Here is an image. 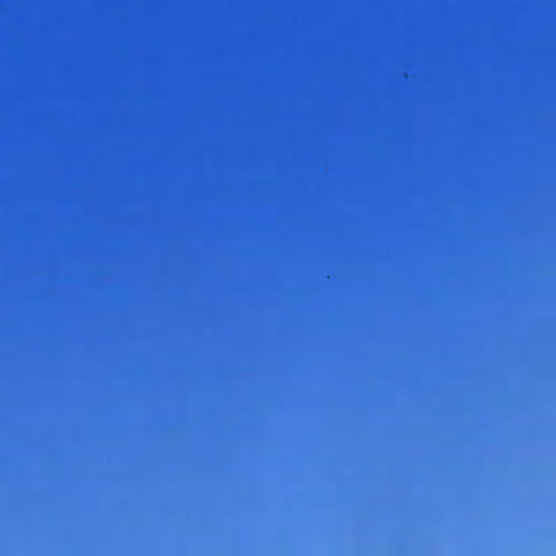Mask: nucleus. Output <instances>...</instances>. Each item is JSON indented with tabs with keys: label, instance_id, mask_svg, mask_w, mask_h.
<instances>
[{
	"label": "nucleus",
	"instance_id": "16",
	"mask_svg": "<svg viewBox=\"0 0 556 556\" xmlns=\"http://www.w3.org/2000/svg\"><path fill=\"white\" fill-rule=\"evenodd\" d=\"M488 281H489V282L491 281V278H490V277L488 278Z\"/></svg>",
	"mask_w": 556,
	"mask_h": 556
},
{
	"label": "nucleus",
	"instance_id": "15",
	"mask_svg": "<svg viewBox=\"0 0 556 556\" xmlns=\"http://www.w3.org/2000/svg\"><path fill=\"white\" fill-rule=\"evenodd\" d=\"M488 264H489V265L491 264V261H490V260L488 261Z\"/></svg>",
	"mask_w": 556,
	"mask_h": 556
},
{
	"label": "nucleus",
	"instance_id": "12",
	"mask_svg": "<svg viewBox=\"0 0 556 556\" xmlns=\"http://www.w3.org/2000/svg\"><path fill=\"white\" fill-rule=\"evenodd\" d=\"M488 407H491V400H488Z\"/></svg>",
	"mask_w": 556,
	"mask_h": 556
},
{
	"label": "nucleus",
	"instance_id": "9",
	"mask_svg": "<svg viewBox=\"0 0 556 556\" xmlns=\"http://www.w3.org/2000/svg\"><path fill=\"white\" fill-rule=\"evenodd\" d=\"M488 399H491V389H488Z\"/></svg>",
	"mask_w": 556,
	"mask_h": 556
},
{
	"label": "nucleus",
	"instance_id": "17",
	"mask_svg": "<svg viewBox=\"0 0 556 556\" xmlns=\"http://www.w3.org/2000/svg\"><path fill=\"white\" fill-rule=\"evenodd\" d=\"M488 342H489V343L491 342V339H490V338L488 339Z\"/></svg>",
	"mask_w": 556,
	"mask_h": 556
},
{
	"label": "nucleus",
	"instance_id": "3",
	"mask_svg": "<svg viewBox=\"0 0 556 556\" xmlns=\"http://www.w3.org/2000/svg\"><path fill=\"white\" fill-rule=\"evenodd\" d=\"M488 429H491V413H488Z\"/></svg>",
	"mask_w": 556,
	"mask_h": 556
},
{
	"label": "nucleus",
	"instance_id": "5",
	"mask_svg": "<svg viewBox=\"0 0 556 556\" xmlns=\"http://www.w3.org/2000/svg\"><path fill=\"white\" fill-rule=\"evenodd\" d=\"M488 429H491V413H488Z\"/></svg>",
	"mask_w": 556,
	"mask_h": 556
},
{
	"label": "nucleus",
	"instance_id": "2",
	"mask_svg": "<svg viewBox=\"0 0 556 556\" xmlns=\"http://www.w3.org/2000/svg\"><path fill=\"white\" fill-rule=\"evenodd\" d=\"M488 429H491V413H488Z\"/></svg>",
	"mask_w": 556,
	"mask_h": 556
},
{
	"label": "nucleus",
	"instance_id": "11",
	"mask_svg": "<svg viewBox=\"0 0 556 556\" xmlns=\"http://www.w3.org/2000/svg\"><path fill=\"white\" fill-rule=\"evenodd\" d=\"M488 399H491V389H488Z\"/></svg>",
	"mask_w": 556,
	"mask_h": 556
},
{
	"label": "nucleus",
	"instance_id": "14",
	"mask_svg": "<svg viewBox=\"0 0 556 556\" xmlns=\"http://www.w3.org/2000/svg\"><path fill=\"white\" fill-rule=\"evenodd\" d=\"M488 407H491V400H488Z\"/></svg>",
	"mask_w": 556,
	"mask_h": 556
},
{
	"label": "nucleus",
	"instance_id": "13",
	"mask_svg": "<svg viewBox=\"0 0 556 556\" xmlns=\"http://www.w3.org/2000/svg\"><path fill=\"white\" fill-rule=\"evenodd\" d=\"M488 407H491V400H488Z\"/></svg>",
	"mask_w": 556,
	"mask_h": 556
},
{
	"label": "nucleus",
	"instance_id": "6",
	"mask_svg": "<svg viewBox=\"0 0 556 556\" xmlns=\"http://www.w3.org/2000/svg\"><path fill=\"white\" fill-rule=\"evenodd\" d=\"M488 429H491V413H488Z\"/></svg>",
	"mask_w": 556,
	"mask_h": 556
},
{
	"label": "nucleus",
	"instance_id": "8",
	"mask_svg": "<svg viewBox=\"0 0 556 556\" xmlns=\"http://www.w3.org/2000/svg\"><path fill=\"white\" fill-rule=\"evenodd\" d=\"M488 399H491V389H488Z\"/></svg>",
	"mask_w": 556,
	"mask_h": 556
},
{
	"label": "nucleus",
	"instance_id": "1",
	"mask_svg": "<svg viewBox=\"0 0 556 556\" xmlns=\"http://www.w3.org/2000/svg\"><path fill=\"white\" fill-rule=\"evenodd\" d=\"M488 429H491V413H488Z\"/></svg>",
	"mask_w": 556,
	"mask_h": 556
},
{
	"label": "nucleus",
	"instance_id": "4",
	"mask_svg": "<svg viewBox=\"0 0 556 556\" xmlns=\"http://www.w3.org/2000/svg\"><path fill=\"white\" fill-rule=\"evenodd\" d=\"M488 429H491V413H488Z\"/></svg>",
	"mask_w": 556,
	"mask_h": 556
},
{
	"label": "nucleus",
	"instance_id": "10",
	"mask_svg": "<svg viewBox=\"0 0 556 556\" xmlns=\"http://www.w3.org/2000/svg\"><path fill=\"white\" fill-rule=\"evenodd\" d=\"M488 399H491V389H488Z\"/></svg>",
	"mask_w": 556,
	"mask_h": 556
},
{
	"label": "nucleus",
	"instance_id": "18",
	"mask_svg": "<svg viewBox=\"0 0 556 556\" xmlns=\"http://www.w3.org/2000/svg\"><path fill=\"white\" fill-rule=\"evenodd\" d=\"M488 368H489V369L491 368V365H490V364L488 365Z\"/></svg>",
	"mask_w": 556,
	"mask_h": 556
},
{
	"label": "nucleus",
	"instance_id": "7",
	"mask_svg": "<svg viewBox=\"0 0 556 556\" xmlns=\"http://www.w3.org/2000/svg\"><path fill=\"white\" fill-rule=\"evenodd\" d=\"M488 429H491V413H488Z\"/></svg>",
	"mask_w": 556,
	"mask_h": 556
}]
</instances>
